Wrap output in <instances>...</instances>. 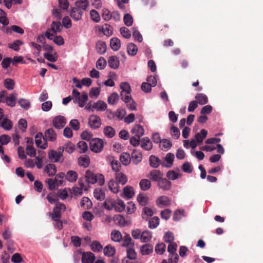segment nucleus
Listing matches in <instances>:
<instances>
[{
  "mask_svg": "<svg viewBox=\"0 0 263 263\" xmlns=\"http://www.w3.org/2000/svg\"><path fill=\"white\" fill-rule=\"evenodd\" d=\"M110 46L111 48L114 51H117L119 49L121 46L120 41L117 37H113L110 40Z\"/></svg>",
  "mask_w": 263,
  "mask_h": 263,
  "instance_id": "2f4dec72",
  "label": "nucleus"
},
{
  "mask_svg": "<svg viewBox=\"0 0 263 263\" xmlns=\"http://www.w3.org/2000/svg\"><path fill=\"white\" fill-rule=\"evenodd\" d=\"M78 178V174L76 171H69L66 174V180L70 182H74Z\"/></svg>",
  "mask_w": 263,
  "mask_h": 263,
  "instance_id": "b1692460",
  "label": "nucleus"
},
{
  "mask_svg": "<svg viewBox=\"0 0 263 263\" xmlns=\"http://www.w3.org/2000/svg\"><path fill=\"white\" fill-rule=\"evenodd\" d=\"M123 21L124 24L127 26H130L132 25L133 23V18L132 16L128 13H126L124 15L123 17Z\"/></svg>",
  "mask_w": 263,
  "mask_h": 263,
  "instance_id": "e2e57ef3",
  "label": "nucleus"
},
{
  "mask_svg": "<svg viewBox=\"0 0 263 263\" xmlns=\"http://www.w3.org/2000/svg\"><path fill=\"white\" fill-rule=\"evenodd\" d=\"M157 205L159 208L167 206L171 203L170 199L166 196H161L156 201Z\"/></svg>",
  "mask_w": 263,
  "mask_h": 263,
  "instance_id": "9d476101",
  "label": "nucleus"
},
{
  "mask_svg": "<svg viewBox=\"0 0 263 263\" xmlns=\"http://www.w3.org/2000/svg\"><path fill=\"white\" fill-rule=\"evenodd\" d=\"M123 242L122 244L123 246L124 247H128L130 246V245L133 247L134 244L132 243V238L129 234H125V236L122 237Z\"/></svg>",
  "mask_w": 263,
  "mask_h": 263,
  "instance_id": "052dcab7",
  "label": "nucleus"
},
{
  "mask_svg": "<svg viewBox=\"0 0 263 263\" xmlns=\"http://www.w3.org/2000/svg\"><path fill=\"white\" fill-rule=\"evenodd\" d=\"M139 186L141 190L146 191L151 187V182L147 179H142L140 181Z\"/></svg>",
  "mask_w": 263,
  "mask_h": 263,
  "instance_id": "a878e982",
  "label": "nucleus"
},
{
  "mask_svg": "<svg viewBox=\"0 0 263 263\" xmlns=\"http://www.w3.org/2000/svg\"><path fill=\"white\" fill-rule=\"evenodd\" d=\"M70 15L73 20L78 21L81 18L82 11L78 8H73L70 11Z\"/></svg>",
  "mask_w": 263,
  "mask_h": 263,
  "instance_id": "bb28decb",
  "label": "nucleus"
},
{
  "mask_svg": "<svg viewBox=\"0 0 263 263\" xmlns=\"http://www.w3.org/2000/svg\"><path fill=\"white\" fill-rule=\"evenodd\" d=\"M49 159L54 162H63L64 158L62 154L58 153L54 150H50L48 153Z\"/></svg>",
  "mask_w": 263,
  "mask_h": 263,
  "instance_id": "39448f33",
  "label": "nucleus"
},
{
  "mask_svg": "<svg viewBox=\"0 0 263 263\" xmlns=\"http://www.w3.org/2000/svg\"><path fill=\"white\" fill-rule=\"evenodd\" d=\"M102 31L105 35L109 36L112 34V28L110 25L105 24L102 26Z\"/></svg>",
  "mask_w": 263,
  "mask_h": 263,
  "instance_id": "a18cd8bd",
  "label": "nucleus"
},
{
  "mask_svg": "<svg viewBox=\"0 0 263 263\" xmlns=\"http://www.w3.org/2000/svg\"><path fill=\"white\" fill-rule=\"evenodd\" d=\"M76 8L79 9L81 11H85L89 5V3L87 0H80L76 2Z\"/></svg>",
  "mask_w": 263,
  "mask_h": 263,
  "instance_id": "c9c22d12",
  "label": "nucleus"
},
{
  "mask_svg": "<svg viewBox=\"0 0 263 263\" xmlns=\"http://www.w3.org/2000/svg\"><path fill=\"white\" fill-rule=\"evenodd\" d=\"M88 100V95L87 92L83 91L82 92L81 96H80L79 97H78L76 101L78 102L79 106L81 107H83L85 104H86V102Z\"/></svg>",
  "mask_w": 263,
  "mask_h": 263,
  "instance_id": "4be33fe9",
  "label": "nucleus"
},
{
  "mask_svg": "<svg viewBox=\"0 0 263 263\" xmlns=\"http://www.w3.org/2000/svg\"><path fill=\"white\" fill-rule=\"evenodd\" d=\"M66 123V120L64 117L58 116L53 120V125L54 127L58 129L62 128Z\"/></svg>",
  "mask_w": 263,
  "mask_h": 263,
  "instance_id": "6e6552de",
  "label": "nucleus"
},
{
  "mask_svg": "<svg viewBox=\"0 0 263 263\" xmlns=\"http://www.w3.org/2000/svg\"><path fill=\"white\" fill-rule=\"evenodd\" d=\"M163 239L165 242L170 243L174 242V236L172 232H167L165 234Z\"/></svg>",
  "mask_w": 263,
  "mask_h": 263,
  "instance_id": "69168bd1",
  "label": "nucleus"
},
{
  "mask_svg": "<svg viewBox=\"0 0 263 263\" xmlns=\"http://www.w3.org/2000/svg\"><path fill=\"white\" fill-rule=\"evenodd\" d=\"M91 249L93 252H100L102 250L103 247L101 243L98 241H93L92 242L91 246Z\"/></svg>",
  "mask_w": 263,
  "mask_h": 263,
  "instance_id": "13d9d810",
  "label": "nucleus"
},
{
  "mask_svg": "<svg viewBox=\"0 0 263 263\" xmlns=\"http://www.w3.org/2000/svg\"><path fill=\"white\" fill-rule=\"evenodd\" d=\"M112 205L113 209L118 212H121L124 211L125 207L124 202L121 199H117L116 201H113Z\"/></svg>",
  "mask_w": 263,
  "mask_h": 263,
  "instance_id": "4468645a",
  "label": "nucleus"
},
{
  "mask_svg": "<svg viewBox=\"0 0 263 263\" xmlns=\"http://www.w3.org/2000/svg\"><path fill=\"white\" fill-rule=\"evenodd\" d=\"M42 138H44V137L43 136V134L42 133H38L35 137V144L36 145V146L37 147H40L42 148H43V149H45V146H44L43 145H41V143H42Z\"/></svg>",
  "mask_w": 263,
  "mask_h": 263,
  "instance_id": "5fc2aeb1",
  "label": "nucleus"
},
{
  "mask_svg": "<svg viewBox=\"0 0 263 263\" xmlns=\"http://www.w3.org/2000/svg\"><path fill=\"white\" fill-rule=\"evenodd\" d=\"M141 147L146 151H149L153 147V144L148 137H144L141 139Z\"/></svg>",
  "mask_w": 263,
  "mask_h": 263,
  "instance_id": "dca6fc26",
  "label": "nucleus"
},
{
  "mask_svg": "<svg viewBox=\"0 0 263 263\" xmlns=\"http://www.w3.org/2000/svg\"><path fill=\"white\" fill-rule=\"evenodd\" d=\"M45 138L46 140L50 141H54L57 139V134L54 130L52 128H49L47 129L45 133Z\"/></svg>",
  "mask_w": 263,
  "mask_h": 263,
  "instance_id": "ddd939ff",
  "label": "nucleus"
},
{
  "mask_svg": "<svg viewBox=\"0 0 263 263\" xmlns=\"http://www.w3.org/2000/svg\"><path fill=\"white\" fill-rule=\"evenodd\" d=\"M131 132L135 136L141 137L144 135V130L141 125L137 124L134 126Z\"/></svg>",
  "mask_w": 263,
  "mask_h": 263,
  "instance_id": "393cba45",
  "label": "nucleus"
},
{
  "mask_svg": "<svg viewBox=\"0 0 263 263\" xmlns=\"http://www.w3.org/2000/svg\"><path fill=\"white\" fill-rule=\"evenodd\" d=\"M93 195L96 199L102 201L105 199V195L104 191L101 189H96L93 191Z\"/></svg>",
  "mask_w": 263,
  "mask_h": 263,
  "instance_id": "7c9ffc66",
  "label": "nucleus"
},
{
  "mask_svg": "<svg viewBox=\"0 0 263 263\" xmlns=\"http://www.w3.org/2000/svg\"><path fill=\"white\" fill-rule=\"evenodd\" d=\"M66 209L65 205L63 203H58L53 210L52 214V220H58L61 217L62 211H64Z\"/></svg>",
  "mask_w": 263,
  "mask_h": 263,
  "instance_id": "20e7f679",
  "label": "nucleus"
},
{
  "mask_svg": "<svg viewBox=\"0 0 263 263\" xmlns=\"http://www.w3.org/2000/svg\"><path fill=\"white\" fill-rule=\"evenodd\" d=\"M85 177L88 183L95 184V183H98L100 185H102L105 182L104 177L103 175L101 174H95L90 170L86 171Z\"/></svg>",
  "mask_w": 263,
  "mask_h": 263,
  "instance_id": "f257e3e1",
  "label": "nucleus"
},
{
  "mask_svg": "<svg viewBox=\"0 0 263 263\" xmlns=\"http://www.w3.org/2000/svg\"><path fill=\"white\" fill-rule=\"evenodd\" d=\"M106 61L103 57H100L96 62V67L98 69L102 70L105 68Z\"/></svg>",
  "mask_w": 263,
  "mask_h": 263,
  "instance_id": "4d7b16f0",
  "label": "nucleus"
},
{
  "mask_svg": "<svg viewBox=\"0 0 263 263\" xmlns=\"http://www.w3.org/2000/svg\"><path fill=\"white\" fill-rule=\"evenodd\" d=\"M89 125L93 129L99 128L101 125V120L99 117L96 115H91L89 118Z\"/></svg>",
  "mask_w": 263,
  "mask_h": 263,
  "instance_id": "423d86ee",
  "label": "nucleus"
},
{
  "mask_svg": "<svg viewBox=\"0 0 263 263\" xmlns=\"http://www.w3.org/2000/svg\"><path fill=\"white\" fill-rule=\"evenodd\" d=\"M1 126L6 129V130H10L12 127V123L8 118H4L3 121L1 123Z\"/></svg>",
  "mask_w": 263,
  "mask_h": 263,
  "instance_id": "864d4df0",
  "label": "nucleus"
},
{
  "mask_svg": "<svg viewBox=\"0 0 263 263\" xmlns=\"http://www.w3.org/2000/svg\"><path fill=\"white\" fill-rule=\"evenodd\" d=\"M121 34L125 38L128 39L131 36V33L129 30L125 27H122L120 29Z\"/></svg>",
  "mask_w": 263,
  "mask_h": 263,
  "instance_id": "774afa93",
  "label": "nucleus"
},
{
  "mask_svg": "<svg viewBox=\"0 0 263 263\" xmlns=\"http://www.w3.org/2000/svg\"><path fill=\"white\" fill-rule=\"evenodd\" d=\"M7 31L8 33L10 34L12 33V31L20 34H23L24 33V29L17 25H12L11 27L7 28Z\"/></svg>",
  "mask_w": 263,
  "mask_h": 263,
  "instance_id": "4c0bfd02",
  "label": "nucleus"
},
{
  "mask_svg": "<svg viewBox=\"0 0 263 263\" xmlns=\"http://www.w3.org/2000/svg\"><path fill=\"white\" fill-rule=\"evenodd\" d=\"M109 66L110 68L116 69L118 68L119 61L116 56H110L108 60Z\"/></svg>",
  "mask_w": 263,
  "mask_h": 263,
  "instance_id": "5701e85b",
  "label": "nucleus"
},
{
  "mask_svg": "<svg viewBox=\"0 0 263 263\" xmlns=\"http://www.w3.org/2000/svg\"><path fill=\"white\" fill-rule=\"evenodd\" d=\"M120 89L121 91L120 92V96H123V93L126 92L127 93H131V87L129 84L127 82H122L120 84Z\"/></svg>",
  "mask_w": 263,
  "mask_h": 263,
  "instance_id": "79ce46f5",
  "label": "nucleus"
},
{
  "mask_svg": "<svg viewBox=\"0 0 263 263\" xmlns=\"http://www.w3.org/2000/svg\"><path fill=\"white\" fill-rule=\"evenodd\" d=\"M103 133L106 137L111 138L115 135L116 131L112 127L107 126L104 127Z\"/></svg>",
  "mask_w": 263,
  "mask_h": 263,
  "instance_id": "58836bf2",
  "label": "nucleus"
},
{
  "mask_svg": "<svg viewBox=\"0 0 263 263\" xmlns=\"http://www.w3.org/2000/svg\"><path fill=\"white\" fill-rule=\"evenodd\" d=\"M174 158L175 156L174 154L171 153H167L166 157L164 158L166 163L163 162L162 166L165 167L170 168L173 164Z\"/></svg>",
  "mask_w": 263,
  "mask_h": 263,
  "instance_id": "f8f14e48",
  "label": "nucleus"
},
{
  "mask_svg": "<svg viewBox=\"0 0 263 263\" xmlns=\"http://www.w3.org/2000/svg\"><path fill=\"white\" fill-rule=\"evenodd\" d=\"M152 238V233L149 231H144L142 232L140 240L143 242H147Z\"/></svg>",
  "mask_w": 263,
  "mask_h": 263,
  "instance_id": "ea45409f",
  "label": "nucleus"
},
{
  "mask_svg": "<svg viewBox=\"0 0 263 263\" xmlns=\"http://www.w3.org/2000/svg\"><path fill=\"white\" fill-rule=\"evenodd\" d=\"M111 239L114 241L120 242L122 239L121 232L118 230H113L111 233Z\"/></svg>",
  "mask_w": 263,
  "mask_h": 263,
  "instance_id": "f704fd0d",
  "label": "nucleus"
},
{
  "mask_svg": "<svg viewBox=\"0 0 263 263\" xmlns=\"http://www.w3.org/2000/svg\"><path fill=\"white\" fill-rule=\"evenodd\" d=\"M104 252L105 255L112 256L115 254L116 249L114 247L110 245H107L104 248Z\"/></svg>",
  "mask_w": 263,
  "mask_h": 263,
  "instance_id": "de8ad7c7",
  "label": "nucleus"
},
{
  "mask_svg": "<svg viewBox=\"0 0 263 263\" xmlns=\"http://www.w3.org/2000/svg\"><path fill=\"white\" fill-rule=\"evenodd\" d=\"M16 97L14 94H11L9 97L6 98L5 102L7 105L10 107H14L16 104Z\"/></svg>",
  "mask_w": 263,
  "mask_h": 263,
  "instance_id": "3c124183",
  "label": "nucleus"
},
{
  "mask_svg": "<svg viewBox=\"0 0 263 263\" xmlns=\"http://www.w3.org/2000/svg\"><path fill=\"white\" fill-rule=\"evenodd\" d=\"M107 106L105 102L99 100L93 104L92 108L97 111H104L106 109Z\"/></svg>",
  "mask_w": 263,
  "mask_h": 263,
  "instance_id": "a211bd4d",
  "label": "nucleus"
},
{
  "mask_svg": "<svg viewBox=\"0 0 263 263\" xmlns=\"http://www.w3.org/2000/svg\"><path fill=\"white\" fill-rule=\"evenodd\" d=\"M141 253L142 255H148L153 251V246L149 243L145 244L141 247Z\"/></svg>",
  "mask_w": 263,
  "mask_h": 263,
  "instance_id": "c85d7f7f",
  "label": "nucleus"
},
{
  "mask_svg": "<svg viewBox=\"0 0 263 263\" xmlns=\"http://www.w3.org/2000/svg\"><path fill=\"white\" fill-rule=\"evenodd\" d=\"M165 245L164 243L161 242L157 244L155 247V250L157 254L162 255L165 251Z\"/></svg>",
  "mask_w": 263,
  "mask_h": 263,
  "instance_id": "8fccbe9b",
  "label": "nucleus"
},
{
  "mask_svg": "<svg viewBox=\"0 0 263 263\" xmlns=\"http://www.w3.org/2000/svg\"><path fill=\"white\" fill-rule=\"evenodd\" d=\"M138 51V48L136 45L134 43H129L127 46V51L129 55L134 56L135 55Z\"/></svg>",
  "mask_w": 263,
  "mask_h": 263,
  "instance_id": "c03bdc74",
  "label": "nucleus"
},
{
  "mask_svg": "<svg viewBox=\"0 0 263 263\" xmlns=\"http://www.w3.org/2000/svg\"><path fill=\"white\" fill-rule=\"evenodd\" d=\"M182 174L176 173L174 171H169L166 173V177L172 180L178 179L181 177Z\"/></svg>",
  "mask_w": 263,
  "mask_h": 263,
  "instance_id": "603ef678",
  "label": "nucleus"
},
{
  "mask_svg": "<svg viewBox=\"0 0 263 263\" xmlns=\"http://www.w3.org/2000/svg\"><path fill=\"white\" fill-rule=\"evenodd\" d=\"M90 163V159L88 156L85 155L81 156L78 159V163L79 165L84 167H87Z\"/></svg>",
  "mask_w": 263,
  "mask_h": 263,
  "instance_id": "a19ab883",
  "label": "nucleus"
},
{
  "mask_svg": "<svg viewBox=\"0 0 263 263\" xmlns=\"http://www.w3.org/2000/svg\"><path fill=\"white\" fill-rule=\"evenodd\" d=\"M119 99L118 94L117 92H113L108 97L107 102L110 105H114Z\"/></svg>",
  "mask_w": 263,
  "mask_h": 263,
  "instance_id": "09e8293b",
  "label": "nucleus"
},
{
  "mask_svg": "<svg viewBox=\"0 0 263 263\" xmlns=\"http://www.w3.org/2000/svg\"><path fill=\"white\" fill-rule=\"evenodd\" d=\"M195 99L198 103L200 105H204L208 102L207 96L203 93H198L195 96Z\"/></svg>",
  "mask_w": 263,
  "mask_h": 263,
  "instance_id": "473e14b6",
  "label": "nucleus"
},
{
  "mask_svg": "<svg viewBox=\"0 0 263 263\" xmlns=\"http://www.w3.org/2000/svg\"><path fill=\"white\" fill-rule=\"evenodd\" d=\"M116 181L121 185H124L127 181V178L123 173L118 172L116 174Z\"/></svg>",
  "mask_w": 263,
  "mask_h": 263,
  "instance_id": "c756f323",
  "label": "nucleus"
},
{
  "mask_svg": "<svg viewBox=\"0 0 263 263\" xmlns=\"http://www.w3.org/2000/svg\"><path fill=\"white\" fill-rule=\"evenodd\" d=\"M159 189L163 191H168L171 189L172 183L171 181L166 178H162L157 182Z\"/></svg>",
  "mask_w": 263,
  "mask_h": 263,
  "instance_id": "1a4fd4ad",
  "label": "nucleus"
},
{
  "mask_svg": "<svg viewBox=\"0 0 263 263\" xmlns=\"http://www.w3.org/2000/svg\"><path fill=\"white\" fill-rule=\"evenodd\" d=\"M92 203L90 200L87 197L82 198L81 202V206H83L84 208L89 209L91 208Z\"/></svg>",
  "mask_w": 263,
  "mask_h": 263,
  "instance_id": "bf43d9fd",
  "label": "nucleus"
},
{
  "mask_svg": "<svg viewBox=\"0 0 263 263\" xmlns=\"http://www.w3.org/2000/svg\"><path fill=\"white\" fill-rule=\"evenodd\" d=\"M142 159V155L141 152L134 150L132 153V161L135 164L140 162Z\"/></svg>",
  "mask_w": 263,
  "mask_h": 263,
  "instance_id": "f3484780",
  "label": "nucleus"
},
{
  "mask_svg": "<svg viewBox=\"0 0 263 263\" xmlns=\"http://www.w3.org/2000/svg\"><path fill=\"white\" fill-rule=\"evenodd\" d=\"M90 148L92 152L99 153L102 150L104 144L102 139L93 138L89 142Z\"/></svg>",
  "mask_w": 263,
  "mask_h": 263,
  "instance_id": "7ed1b4c3",
  "label": "nucleus"
},
{
  "mask_svg": "<svg viewBox=\"0 0 263 263\" xmlns=\"http://www.w3.org/2000/svg\"><path fill=\"white\" fill-rule=\"evenodd\" d=\"M119 183L113 179L110 180L108 183L109 190L114 193H117L119 191Z\"/></svg>",
  "mask_w": 263,
  "mask_h": 263,
  "instance_id": "412c9836",
  "label": "nucleus"
},
{
  "mask_svg": "<svg viewBox=\"0 0 263 263\" xmlns=\"http://www.w3.org/2000/svg\"><path fill=\"white\" fill-rule=\"evenodd\" d=\"M18 104L20 105L26 110H27L30 107V102L25 99H21L18 101Z\"/></svg>",
  "mask_w": 263,
  "mask_h": 263,
  "instance_id": "338daca9",
  "label": "nucleus"
},
{
  "mask_svg": "<svg viewBox=\"0 0 263 263\" xmlns=\"http://www.w3.org/2000/svg\"><path fill=\"white\" fill-rule=\"evenodd\" d=\"M24 43L20 40H16L14 41L12 43H10L8 44V47L9 48L12 49L14 51H18L20 49V47L21 45H23Z\"/></svg>",
  "mask_w": 263,
  "mask_h": 263,
  "instance_id": "37998d69",
  "label": "nucleus"
},
{
  "mask_svg": "<svg viewBox=\"0 0 263 263\" xmlns=\"http://www.w3.org/2000/svg\"><path fill=\"white\" fill-rule=\"evenodd\" d=\"M77 147L79 150V153H84L88 149L87 144L83 141H80L77 144Z\"/></svg>",
  "mask_w": 263,
  "mask_h": 263,
  "instance_id": "6e6d98bb",
  "label": "nucleus"
},
{
  "mask_svg": "<svg viewBox=\"0 0 263 263\" xmlns=\"http://www.w3.org/2000/svg\"><path fill=\"white\" fill-rule=\"evenodd\" d=\"M81 259L82 263H93L95 256L90 252H84L82 255Z\"/></svg>",
  "mask_w": 263,
  "mask_h": 263,
  "instance_id": "9b49d317",
  "label": "nucleus"
},
{
  "mask_svg": "<svg viewBox=\"0 0 263 263\" xmlns=\"http://www.w3.org/2000/svg\"><path fill=\"white\" fill-rule=\"evenodd\" d=\"M96 50L98 53L104 54L106 50V43L102 41H98L96 44Z\"/></svg>",
  "mask_w": 263,
  "mask_h": 263,
  "instance_id": "cd10ccee",
  "label": "nucleus"
},
{
  "mask_svg": "<svg viewBox=\"0 0 263 263\" xmlns=\"http://www.w3.org/2000/svg\"><path fill=\"white\" fill-rule=\"evenodd\" d=\"M160 219L158 217L154 216L149 219L148 221V227L153 229L156 228L159 224Z\"/></svg>",
  "mask_w": 263,
  "mask_h": 263,
  "instance_id": "e433bc0d",
  "label": "nucleus"
},
{
  "mask_svg": "<svg viewBox=\"0 0 263 263\" xmlns=\"http://www.w3.org/2000/svg\"><path fill=\"white\" fill-rule=\"evenodd\" d=\"M4 86L8 90H12L14 86V82L12 79H6L4 80Z\"/></svg>",
  "mask_w": 263,
  "mask_h": 263,
  "instance_id": "0e129e2a",
  "label": "nucleus"
},
{
  "mask_svg": "<svg viewBox=\"0 0 263 263\" xmlns=\"http://www.w3.org/2000/svg\"><path fill=\"white\" fill-rule=\"evenodd\" d=\"M26 152L27 155L31 157H34L36 155V150L31 145H27L26 148Z\"/></svg>",
  "mask_w": 263,
  "mask_h": 263,
  "instance_id": "680f3d73",
  "label": "nucleus"
},
{
  "mask_svg": "<svg viewBox=\"0 0 263 263\" xmlns=\"http://www.w3.org/2000/svg\"><path fill=\"white\" fill-rule=\"evenodd\" d=\"M62 29V26L60 22L53 21L51 25L50 30L48 29L45 32V35L49 40H52V37L55 36L58 32H61Z\"/></svg>",
  "mask_w": 263,
  "mask_h": 263,
  "instance_id": "f03ea898",
  "label": "nucleus"
},
{
  "mask_svg": "<svg viewBox=\"0 0 263 263\" xmlns=\"http://www.w3.org/2000/svg\"><path fill=\"white\" fill-rule=\"evenodd\" d=\"M120 161L124 165H128L130 161L129 154L128 153L122 154L120 157Z\"/></svg>",
  "mask_w": 263,
  "mask_h": 263,
  "instance_id": "49530a36",
  "label": "nucleus"
},
{
  "mask_svg": "<svg viewBox=\"0 0 263 263\" xmlns=\"http://www.w3.org/2000/svg\"><path fill=\"white\" fill-rule=\"evenodd\" d=\"M163 174L160 171L158 170H153L149 173L147 176V177L149 178L153 181L158 182L163 178Z\"/></svg>",
  "mask_w": 263,
  "mask_h": 263,
  "instance_id": "0eeeda50",
  "label": "nucleus"
},
{
  "mask_svg": "<svg viewBox=\"0 0 263 263\" xmlns=\"http://www.w3.org/2000/svg\"><path fill=\"white\" fill-rule=\"evenodd\" d=\"M149 162L150 166L153 168H158L163 164V162H161L158 157L154 155H151L149 157Z\"/></svg>",
  "mask_w": 263,
  "mask_h": 263,
  "instance_id": "2eb2a0df",
  "label": "nucleus"
},
{
  "mask_svg": "<svg viewBox=\"0 0 263 263\" xmlns=\"http://www.w3.org/2000/svg\"><path fill=\"white\" fill-rule=\"evenodd\" d=\"M44 171L48 174L49 176H53L55 175L57 172L56 166L52 163L48 164L44 168Z\"/></svg>",
  "mask_w": 263,
  "mask_h": 263,
  "instance_id": "6ab92c4d",
  "label": "nucleus"
},
{
  "mask_svg": "<svg viewBox=\"0 0 263 263\" xmlns=\"http://www.w3.org/2000/svg\"><path fill=\"white\" fill-rule=\"evenodd\" d=\"M134 195L133 188L130 186H126L123 189V197L130 199Z\"/></svg>",
  "mask_w": 263,
  "mask_h": 263,
  "instance_id": "72a5a7b5",
  "label": "nucleus"
},
{
  "mask_svg": "<svg viewBox=\"0 0 263 263\" xmlns=\"http://www.w3.org/2000/svg\"><path fill=\"white\" fill-rule=\"evenodd\" d=\"M208 132L205 129H202L201 130L200 133H198L195 134V140L198 143H202L203 140L206 138Z\"/></svg>",
  "mask_w": 263,
  "mask_h": 263,
  "instance_id": "aec40b11",
  "label": "nucleus"
}]
</instances>
